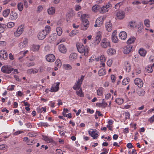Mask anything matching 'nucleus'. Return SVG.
<instances>
[{"label": "nucleus", "mask_w": 154, "mask_h": 154, "mask_svg": "<svg viewBox=\"0 0 154 154\" xmlns=\"http://www.w3.org/2000/svg\"><path fill=\"white\" fill-rule=\"evenodd\" d=\"M76 47L77 51L79 53L85 56L88 55L89 51L88 46H85L82 44L77 43L76 44Z\"/></svg>", "instance_id": "nucleus-1"}, {"label": "nucleus", "mask_w": 154, "mask_h": 154, "mask_svg": "<svg viewBox=\"0 0 154 154\" xmlns=\"http://www.w3.org/2000/svg\"><path fill=\"white\" fill-rule=\"evenodd\" d=\"M88 14H81V19L82 21V29L85 30L88 28L89 25V22L87 18L88 17Z\"/></svg>", "instance_id": "nucleus-2"}, {"label": "nucleus", "mask_w": 154, "mask_h": 154, "mask_svg": "<svg viewBox=\"0 0 154 154\" xmlns=\"http://www.w3.org/2000/svg\"><path fill=\"white\" fill-rule=\"evenodd\" d=\"M84 76L82 75L80 79H79L75 83L72 88L75 90H77L79 89L84 80Z\"/></svg>", "instance_id": "nucleus-3"}, {"label": "nucleus", "mask_w": 154, "mask_h": 154, "mask_svg": "<svg viewBox=\"0 0 154 154\" xmlns=\"http://www.w3.org/2000/svg\"><path fill=\"white\" fill-rule=\"evenodd\" d=\"M101 47L103 48H106L110 47V44L109 41L107 38H103L100 43Z\"/></svg>", "instance_id": "nucleus-4"}, {"label": "nucleus", "mask_w": 154, "mask_h": 154, "mask_svg": "<svg viewBox=\"0 0 154 154\" xmlns=\"http://www.w3.org/2000/svg\"><path fill=\"white\" fill-rule=\"evenodd\" d=\"M13 68L10 66L6 65L3 66L1 69L2 71L5 73L9 74L11 73L12 71L13 70Z\"/></svg>", "instance_id": "nucleus-5"}, {"label": "nucleus", "mask_w": 154, "mask_h": 154, "mask_svg": "<svg viewBox=\"0 0 154 154\" xmlns=\"http://www.w3.org/2000/svg\"><path fill=\"white\" fill-rule=\"evenodd\" d=\"M88 133L89 135L92 137L93 139H96L98 137V132L96 129L89 130L88 131Z\"/></svg>", "instance_id": "nucleus-6"}, {"label": "nucleus", "mask_w": 154, "mask_h": 154, "mask_svg": "<svg viewBox=\"0 0 154 154\" xmlns=\"http://www.w3.org/2000/svg\"><path fill=\"white\" fill-rule=\"evenodd\" d=\"M23 30V26L22 25L19 26L16 31L14 32L15 36L16 37H19L22 33Z\"/></svg>", "instance_id": "nucleus-7"}, {"label": "nucleus", "mask_w": 154, "mask_h": 154, "mask_svg": "<svg viewBox=\"0 0 154 154\" xmlns=\"http://www.w3.org/2000/svg\"><path fill=\"white\" fill-rule=\"evenodd\" d=\"M95 59L96 61H98L100 60L101 62L100 64L103 67L105 66L104 62L106 61V59L104 55L102 54L100 57H98L96 58Z\"/></svg>", "instance_id": "nucleus-8"}, {"label": "nucleus", "mask_w": 154, "mask_h": 154, "mask_svg": "<svg viewBox=\"0 0 154 154\" xmlns=\"http://www.w3.org/2000/svg\"><path fill=\"white\" fill-rule=\"evenodd\" d=\"M47 35V33L45 32L44 30H42L39 32L37 36L39 39L42 40L44 39Z\"/></svg>", "instance_id": "nucleus-9"}, {"label": "nucleus", "mask_w": 154, "mask_h": 154, "mask_svg": "<svg viewBox=\"0 0 154 154\" xmlns=\"http://www.w3.org/2000/svg\"><path fill=\"white\" fill-rule=\"evenodd\" d=\"M132 46L130 45H127L125 46L123 49V52L124 54H127L130 53L131 51Z\"/></svg>", "instance_id": "nucleus-10"}, {"label": "nucleus", "mask_w": 154, "mask_h": 154, "mask_svg": "<svg viewBox=\"0 0 154 154\" xmlns=\"http://www.w3.org/2000/svg\"><path fill=\"white\" fill-rule=\"evenodd\" d=\"M28 43V39L26 38H24L23 42L19 43V47L20 49H22L27 46Z\"/></svg>", "instance_id": "nucleus-11"}, {"label": "nucleus", "mask_w": 154, "mask_h": 154, "mask_svg": "<svg viewBox=\"0 0 154 154\" xmlns=\"http://www.w3.org/2000/svg\"><path fill=\"white\" fill-rule=\"evenodd\" d=\"M18 17V15L17 13L13 11H11L9 16V19L10 20H16Z\"/></svg>", "instance_id": "nucleus-12"}, {"label": "nucleus", "mask_w": 154, "mask_h": 154, "mask_svg": "<svg viewBox=\"0 0 154 154\" xmlns=\"http://www.w3.org/2000/svg\"><path fill=\"white\" fill-rule=\"evenodd\" d=\"M46 59L48 62H53L55 60V56L53 54H49L46 56Z\"/></svg>", "instance_id": "nucleus-13"}, {"label": "nucleus", "mask_w": 154, "mask_h": 154, "mask_svg": "<svg viewBox=\"0 0 154 154\" xmlns=\"http://www.w3.org/2000/svg\"><path fill=\"white\" fill-rule=\"evenodd\" d=\"M60 83L59 82H57L54 84L51 88L50 91L51 92H57L59 88V85Z\"/></svg>", "instance_id": "nucleus-14"}, {"label": "nucleus", "mask_w": 154, "mask_h": 154, "mask_svg": "<svg viewBox=\"0 0 154 154\" xmlns=\"http://www.w3.org/2000/svg\"><path fill=\"white\" fill-rule=\"evenodd\" d=\"M134 83L139 87H142L143 85V82L142 80L139 78H137L134 80Z\"/></svg>", "instance_id": "nucleus-15"}, {"label": "nucleus", "mask_w": 154, "mask_h": 154, "mask_svg": "<svg viewBox=\"0 0 154 154\" xmlns=\"http://www.w3.org/2000/svg\"><path fill=\"white\" fill-rule=\"evenodd\" d=\"M117 18L120 20L123 19L125 17V12L122 11H119L116 14Z\"/></svg>", "instance_id": "nucleus-16"}, {"label": "nucleus", "mask_w": 154, "mask_h": 154, "mask_svg": "<svg viewBox=\"0 0 154 154\" xmlns=\"http://www.w3.org/2000/svg\"><path fill=\"white\" fill-rule=\"evenodd\" d=\"M8 54L5 50L0 51V58L2 60L7 58Z\"/></svg>", "instance_id": "nucleus-17"}, {"label": "nucleus", "mask_w": 154, "mask_h": 154, "mask_svg": "<svg viewBox=\"0 0 154 154\" xmlns=\"http://www.w3.org/2000/svg\"><path fill=\"white\" fill-rule=\"evenodd\" d=\"M42 139L48 143H52L53 142V139L51 137L42 135Z\"/></svg>", "instance_id": "nucleus-18"}, {"label": "nucleus", "mask_w": 154, "mask_h": 154, "mask_svg": "<svg viewBox=\"0 0 154 154\" xmlns=\"http://www.w3.org/2000/svg\"><path fill=\"white\" fill-rule=\"evenodd\" d=\"M23 141L26 142L27 144L28 145H32L35 142L33 139H29L28 137H25L23 138Z\"/></svg>", "instance_id": "nucleus-19"}, {"label": "nucleus", "mask_w": 154, "mask_h": 154, "mask_svg": "<svg viewBox=\"0 0 154 154\" xmlns=\"http://www.w3.org/2000/svg\"><path fill=\"white\" fill-rule=\"evenodd\" d=\"M105 28L106 30L108 32H110L112 29V23L108 22H106L105 24Z\"/></svg>", "instance_id": "nucleus-20"}, {"label": "nucleus", "mask_w": 154, "mask_h": 154, "mask_svg": "<svg viewBox=\"0 0 154 154\" xmlns=\"http://www.w3.org/2000/svg\"><path fill=\"white\" fill-rule=\"evenodd\" d=\"M125 69L127 72L130 71L131 69V66L130 63L128 61H126L124 63Z\"/></svg>", "instance_id": "nucleus-21"}, {"label": "nucleus", "mask_w": 154, "mask_h": 154, "mask_svg": "<svg viewBox=\"0 0 154 154\" xmlns=\"http://www.w3.org/2000/svg\"><path fill=\"white\" fill-rule=\"evenodd\" d=\"M101 40L100 34V32H98L95 38L94 43L95 44H98Z\"/></svg>", "instance_id": "nucleus-22"}, {"label": "nucleus", "mask_w": 154, "mask_h": 154, "mask_svg": "<svg viewBox=\"0 0 154 154\" xmlns=\"http://www.w3.org/2000/svg\"><path fill=\"white\" fill-rule=\"evenodd\" d=\"M58 48L60 51L62 53H65L66 52L67 49L65 46L63 44H61L59 45Z\"/></svg>", "instance_id": "nucleus-23"}, {"label": "nucleus", "mask_w": 154, "mask_h": 154, "mask_svg": "<svg viewBox=\"0 0 154 154\" xmlns=\"http://www.w3.org/2000/svg\"><path fill=\"white\" fill-rule=\"evenodd\" d=\"M57 38V35L56 33L52 34L49 37L48 40L50 42L55 40Z\"/></svg>", "instance_id": "nucleus-24"}, {"label": "nucleus", "mask_w": 154, "mask_h": 154, "mask_svg": "<svg viewBox=\"0 0 154 154\" xmlns=\"http://www.w3.org/2000/svg\"><path fill=\"white\" fill-rule=\"evenodd\" d=\"M119 36L120 39L125 40L127 38V34L125 32L122 31L119 33Z\"/></svg>", "instance_id": "nucleus-25"}, {"label": "nucleus", "mask_w": 154, "mask_h": 154, "mask_svg": "<svg viewBox=\"0 0 154 154\" xmlns=\"http://www.w3.org/2000/svg\"><path fill=\"white\" fill-rule=\"evenodd\" d=\"M77 54L75 53H71L69 57V59L71 60H74L77 58Z\"/></svg>", "instance_id": "nucleus-26"}, {"label": "nucleus", "mask_w": 154, "mask_h": 154, "mask_svg": "<svg viewBox=\"0 0 154 154\" xmlns=\"http://www.w3.org/2000/svg\"><path fill=\"white\" fill-rule=\"evenodd\" d=\"M135 39V37L134 36L131 37L127 40V44L128 45L132 44L134 43Z\"/></svg>", "instance_id": "nucleus-27"}, {"label": "nucleus", "mask_w": 154, "mask_h": 154, "mask_svg": "<svg viewBox=\"0 0 154 154\" xmlns=\"http://www.w3.org/2000/svg\"><path fill=\"white\" fill-rule=\"evenodd\" d=\"M55 9L54 7H51L48 9V12L50 15H53L55 12Z\"/></svg>", "instance_id": "nucleus-28"}, {"label": "nucleus", "mask_w": 154, "mask_h": 154, "mask_svg": "<svg viewBox=\"0 0 154 154\" xmlns=\"http://www.w3.org/2000/svg\"><path fill=\"white\" fill-rule=\"evenodd\" d=\"M96 105L97 106L100 107H105L107 105L106 103L104 102H102L101 103H97L96 104Z\"/></svg>", "instance_id": "nucleus-29"}, {"label": "nucleus", "mask_w": 154, "mask_h": 154, "mask_svg": "<svg viewBox=\"0 0 154 154\" xmlns=\"http://www.w3.org/2000/svg\"><path fill=\"white\" fill-rule=\"evenodd\" d=\"M37 110L38 112H46V108L45 107H39L37 108Z\"/></svg>", "instance_id": "nucleus-30"}, {"label": "nucleus", "mask_w": 154, "mask_h": 154, "mask_svg": "<svg viewBox=\"0 0 154 154\" xmlns=\"http://www.w3.org/2000/svg\"><path fill=\"white\" fill-rule=\"evenodd\" d=\"M63 66V69L66 70H70L72 69L71 66L69 64H64Z\"/></svg>", "instance_id": "nucleus-31"}, {"label": "nucleus", "mask_w": 154, "mask_h": 154, "mask_svg": "<svg viewBox=\"0 0 154 154\" xmlns=\"http://www.w3.org/2000/svg\"><path fill=\"white\" fill-rule=\"evenodd\" d=\"M39 45H33L32 46L31 48L33 51H37L39 49Z\"/></svg>", "instance_id": "nucleus-32"}, {"label": "nucleus", "mask_w": 154, "mask_h": 154, "mask_svg": "<svg viewBox=\"0 0 154 154\" xmlns=\"http://www.w3.org/2000/svg\"><path fill=\"white\" fill-rule=\"evenodd\" d=\"M103 89L102 88H99L97 90V94L98 96H101L103 95Z\"/></svg>", "instance_id": "nucleus-33"}, {"label": "nucleus", "mask_w": 154, "mask_h": 154, "mask_svg": "<svg viewBox=\"0 0 154 154\" xmlns=\"http://www.w3.org/2000/svg\"><path fill=\"white\" fill-rule=\"evenodd\" d=\"M107 52L109 55H111L116 53V51L112 48H110L107 50Z\"/></svg>", "instance_id": "nucleus-34"}, {"label": "nucleus", "mask_w": 154, "mask_h": 154, "mask_svg": "<svg viewBox=\"0 0 154 154\" xmlns=\"http://www.w3.org/2000/svg\"><path fill=\"white\" fill-rule=\"evenodd\" d=\"M7 25L4 24L0 23V33L3 32L5 29L6 28Z\"/></svg>", "instance_id": "nucleus-35"}, {"label": "nucleus", "mask_w": 154, "mask_h": 154, "mask_svg": "<svg viewBox=\"0 0 154 154\" xmlns=\"http://www.w3.org/2000/svg\"><path fill=\"white\" fill-rule=\"evenodd\" d=\"M139 53L140 56L143 57L145 56L146 54V51L143 48H140L139 50Z\"/></svg>", "instance_id": "nucleus-36"}, {"label": "nucleus", "mask_w": 154, "mask_h": 154, "mask_svg": "<svg viewBox=\"0 0 154 154\" xmlns=\"http://www.w3.org/2000/svg\"><path fill=\"white\" fill-rule=\"evenodd\" d=\"M103 23V19L102 17L98 18L96 21V23H97L101 26V25Z\"/></svg>", "instance_id": "nucleus-37"}, {"label": "nucleus", "mask_w": 154, "mask_h": 154, "mask_svg": "<svg viewBox=\"0 0 154 154\" xmlns=\"http://www.w3.org/2000/svg\"><path fill=\"white\" fill-rule=\"evenodd\" d=\"M10 9H7L4 10L3 12V15L5 17H7L10 13Z\"/></svg>", "instance_id": "nucleus-38"}, {"label": "nucleus", "mask_w": 154, "mask_h": 154, "mask_svg": "<svg viewBox=\"0 0 154 154\" xmlns=\"http://www.w3.org/2000/svg\"><path fill=\"white\" fill-rule=\"evenodd\" d=\"M99 5H95L92 7V10L94 12H97L99 11Z\"/></svg>", "instance_id": "nucleus-39"}, {"label": "nucleus", "mask_w": 154, "mask_h": 154, "mask_svg": "<svg viewBox=\"0 0 154 154\" xmlns=\"http://www.w3.org/2000/svg\"><path fill=\"white\" fill-rule=\"evenodd\" d=\"M130 82V79L129 78H126L124 79L122 82V84L123 85H126L128 84Z\"/></svg>", "instance_id": "nucleus-40"}, {"label": "nucleus", "mask_w": 154, "mask_h": 154, "mask_svg": "<svg viewBox=\"0 0 154 154\" xmlns=\"http://www.w3.org/2000/svg\"><path fill=\"white\" fill-rule=\"evenodd\" d=\"M17 7L18 10L20 11H21L23 10V4L22 3H19L17 4Z\"/></svg>", "instance_id": "nucleus-41"}, {"label": "nucleus", "mask_w": 154, "mask_h": 154, "mask_svg": "<svg viewBox=\"0 0 154 154\" xmlns=\"http://www.w3.org/2000/svg\"><path fill=\"white\" fill-rule=\"evenodd\" d=\"M106 73V72L103 69H101L98 71V74L100 76H102L105 75Z\"/></svg>", "instance_id": "nucleus-42"}, {"label": "nucleus", "mask_w": 154, "mask_h": 154, "mask_svg": "<svg viewBox=\"0 0 154 154\" xmlns=\"http://www.w3.org/2000/svg\"><path fill=\"white\" fill-rule=\"evenodd\" d=\"M144 91L142 89H140L137 91V94L140 96H143L144 94Z\"/></svg>", "instance_id": "nucleus-43"}, {"label": "nucleus", "mask_w": 154, "mask_h": 154, "mask_svg": "<svg viewBox=\"0 0 154 154\" xmlns=\"http://www.w3.org/2000/svg\"><path fill=\"white\" fill-rule=\"evenodd\" d=\"M51 30L50 27L49 26H45V30L44 31L45 32L47 33V34H48L50 32Z\"/></svg>", "instance_id": "nucleus-44"}, {"label": "nucleus", "mask_w": 154, "mask_h": 154, "mask_svg": "<svg viewBox=\"0 0 154 154\" xmlns=\"http://www.w3.org/2000/svg\"><path fill=\"white\" fill-rule=\"evenodd\" d=\"M55 63V65L58 67H60L61 66V62L59 59H57Z\"/></svg>", "instance_id": "nucleus-45"}, {"label": "nucleus", "mask_w": 154, "mask_h": 154, "mask_svg": "<svg viewBox=\"0 0 154 154\" xmlns=\"http://www.w3.org/2000/svg\"><path fill=\"white\" fill-rule=\"evenodd\" d=\"M76 93L78 96L81 97H84V94L82 93L81 89H80L79 91H76Z\"/></svg>", "instance_id": "nucleus-46"}, {"label": "nucleus", "mask_w": 154, "mask_h": 154, "mask_svg": "<svg viewBox=\"0 0 154 154\" xmlns=\"http://www.w3.org/2000/svg\"><path fill=\"white\" fill-rule=\"evenodd\" d=\"M146 70L148 73H151L153 71V69L151 66H147L146 68Z\"/></svg>", "instance_id": "nucleus-47"}, {"label": "nucleus", "mask_w": 154, "mask_h": 154, "mask_svg": "<svg viewBox=\"0 0 154 154\" xmlns=\"http://www.w3.org/2000/svg\"><path fill=\"white\" fill-rule=\"evenodd\" d=\"M56 31L57 32L58 35L59 36L61 35L62 33V30L61 28L60 27L57 28L56 29Z\"/></svg>", "instance_id": "nucleus-48"}, {"label": "nucleus", "mask_w": 154, "mask_h": 154, "mask_svg": "<svg viewBox=\"0 0 154 154\" xmlns=\"http://www.w3.org/2000/svg\"><path fill=\"white\" fill-rule=\"evenodd\" d=\"M78 30L76 29L73 30L70 33L69 35L70 36H72L73 35L76 34L77 33H78Z\"/></svg>", "instance_id": "nucleus-49"}, {"label": "nucleus", "mask_w": 154, "mask_h": 154, "mask_svg": "<svg viewBox=\"0 0 154 154\" xmlns=\"http://www.w3.org/2000/svg\"><path fill=\"white\" fill-rule=\"evenodd\" d=\"M128 26L130 27H133L136 26V24L135 22L131 21L129 22Z\"/></svg>", "instance_id": "nucleus-50"}, {"label": "nucleus", "mask_w": 154, "mask_h": 154, "mask_svg": "<svg viewBox=\"0 0 154 154\" xmlns=\"http://www.w3.org/2000/svg\"><path fill=\"white\" fill-rule=\"evenodd\" d=\"M116 102L119 105H120L123 103V100L121 98H117L115 100Z\"/></svg>", "instance_id": "nucleus-51"}, {"label": "nucleus", "mask_w": 154, "mask_h": 154, "mask_svg": "<svg viewBox=\"0 0 154 154\" xmlns=\"http://www.w3.org/2000/svg\"><path fill=\"white\" fill-rule=\"evenodd\" d=\"M15 23L13 22H9L7 24V26L9 28H11L14 26Z\"/></svg>", "instance_id": "nucleus-52"}, {"label": "nucleus", "mask_w": 154, "mask_h": 154, "mask_svg": "<svg viewBox=\"0 0 154 154\" xmlns=\"http://www.w3.org/2000/svg\"><path fill=\"white\" fill-rule=\"evenodd\" d=\"M37 135V134L36 133L33 131H31L28 134V136L29 137H33L36 136Z\"/></svg>", "instance_id": "nucleus-53"}, {"label": "nucleus", "mask_w": 154, "mask_h": 154, "mask_svg": "<svg viewBox=\"0 0 154 154\" xmlns=\"http://www.w3.org/2000/svg\"><path fill=\"white\" fill-rule=\"evenodd\" d=\"M144 24L147 27H148L150 26L149 20V19H146L144 20Z\"/></svg>", "instance_id": "nucleus-54"}, {"label": "nucleus", "mask_w": 154, "mask_h": 154, "mask_svg": "<svg viewBox=\"0 0 154 154\" xmlns=\"http://www.w3.org/2000/svg\"><path fill=\"white\" fill-rule=\"evenodd\" d=\"M104 7L103 6L102 7H100L99 6V12L100 13L103 14L106 12V10L104 9Z\"/></svg>", "instance_id": "nucleus-55"}, {"label": "nucleus", "mask_w": 154, "mask_h": 154, "mask_svg": "<svg viewBox=\"0 0 154 154\" xmlns=\"http://www.w3.org/2000/svg\"><path fill=\"white\" fill-rule=\"evenodd\" d=\"M123 4L122 2H120L117 3L115 6V8L116 9H118Z\"/></svg>", "instance_id": "nucleus-56"}, {"label": "nucleus", "mask_w": 154, "mask_h": 154, "mask_svg": "<svg viewBox=\"0 0 154 154\" xmlns=\"http://www.w3.org/2000/svg\"><path fill=\"white\" fill-rule=\"evenodd\" d=\"M112 42L114 43H117L118 42V39L117 36L112 37Z\"/></svg>", "instance_id": "nucleus-57"}, {"label": "nucleus", "mask_w": 154, "mask_h": 154, "mask_svg": "<svg viewBox=\"0 0 154 154\" xmlns=\"http://www.w3.org/2000/svg\"><path fill=\"white\" fill-rule=\"evenodd\" d=\"M125 118L126 119H129L130 118V114L128 112H126L124 113Z\"/></svg>", "instance_id": "nucleus-58"}, {"label": "nucleus", "mask_w": 154, "mask_h": 154, "mask_svg": "<svg viewBox=\"0 0 154 154\" xmlns=\"http://www.w3.org/2000/svg\"><path fill=\"white\" fill-rule=\"evenodd\" d=\"M23 131L22 130H19L15 132L14 133V134L15 135H17L23 133Z\"/></svg>", "instance_id": "nucleus-59"}, {"label": "nucleus", "mask_w": 154, "mask_h": 154, "mask_svg": "<svg viewBox=\"0 0 154 154\" xmlns=\"http://www.w3.org/2000/svg\"><path fill=\"white\" fill-rule=\"evenodd\" d=\"M104 8H106V9H108V8H109L110 7L112 6V5L111 4H110L109 3H107L105 5L103 6Z\"/></svg>", "instance_id": "nucleus-60"}, {"label": "nucleus", "mask_w": 154, "mask_h": 154, "mask_svg": "<svg viewBox=\"0 0 154 154\" xmlns=\"http://www.w3.org/2000/svg\"><path fill=\"white\" fill-rule=\"evenodd\" d=\"M112 61L111 59H110L109 60L107 61L106 63L107 65L109 66H111L112 65Z\"/></svg>", "instance_id": "nucleus-61"}, {"label": "nucleus", "mask_w": 154, "mask_h": 154, "mask_svg": "<svg viewBox=\"0 0 154 154\" xmlns=\"http://www.w3.org/2000/svg\"><path fill=\"white\" fill-rule=\"evenodd\" d=\"M65 41V39L64 38H62L61 39L59 40L58 41V42H57L56 43V45H58L61 42H64Z\"/></svg>", "instance_id": "nucleus-62"}, {"label": "nucleus", "mask_w": 154, "mask_h": 154, "mask_svg": "<svg viewBox=\"0 0 154 154\" xmlns=\"http://www.w3.org/2000/svg\"><path fill=\"white\" fill-rule=\"evenodd\" d=\"M75 10L76 11H78L80 10L81 9V6L79 5H75Z\"/></svg>", "instance_id": "nucleus-63"}, {"label": "nucleus", "mask_w": 154, "mask_h": 154, "mask_svg": "<svg viewBox=\"0 0 154 154\" xmlns=\"http://www.w3.org/2000/svg\"><path fill=\"white\" fill-rule=\"evenodd\" d=\"M114 121L112 119H109L108 121L109 125H111L113 124Z\"/></svg>", "instance_id": "nucleus-64"}]
</instances>
